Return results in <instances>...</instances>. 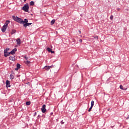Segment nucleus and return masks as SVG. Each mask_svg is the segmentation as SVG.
<instances>
[{
  "label": "nucleus",
  "instance_id": "obj_1",
  "mask_svg": "<svg viewBox=\"0 0 129 129\" xmlns=\"http://www.w3.org/2000/svg\"><path fill=\"white\" fill-rule=\"evenodd\" d=\"M12 19H13V20L15 21V22L19 23V24H23V19H22V18H19V17L18 16H13Z\"/></svg>",
  "mask_w": 129,
  "mask_h": 129
},
{
  "label": "nucleus",
  "instance_id": "obj_2",
  "mask_svg": "<svg viewBox=\"0 0 129 129\" xmlns=\"http://www.w3.org/2000/svg\"><path fill=\"white\" fill-rule=\"evenodd\" d=\"M22 10L26 12H29V5L26 4L24 5V6L22 8Z\"/></svg>",
  "mask_w": 129,
  "mask_h": 129
},
{
  "label": "nucleus",
  "instance_id": "obj_3",
  "mask_svg": "<svg viewBox=\"0 0 129 129\" xmlns=\"http://www.w3.org/2000/svg\"><path fill=\"white\" fill-rule=\"evenodd\" d=\"M51 68H53V65L51 66H45L43 69H45V70H46V71H49V70H50Z\"/></svg>",
  "mask_w": 129,
  "mask_h": 129
},
{
  "label": "nucleus",
  "instance_id": "obj_4",
  "mask_svg": "<svg viewBox=\"0 0 129 129\" xmlns=\"http://www.w3.org/2000/svg\"><path fill=\"white\" fill-rule=\"evenodd\" d=\"M46 105L43 104L42 105V107L41 108V111L43 113H45V112H46Z\"/></svg>",
  "mask_w": 129,
  "mask_h": 129
},
{
  "label": "nucleus",
  "instance_id": "obj_5",
  "mask_svg": "<svg viewBox=\"0 0 129 129\" xmlns=\"http://www.w3.org/2000/svg\"><path fill=\"white\" fill-rule=\"evenodd\" d=\"M16 52H17V48H15L13 49L10 53V55H14V54L16 53Z\"/></svg>",
  "mask_w": 129,
  "mask_h": 129
},
{
  "label": "nucleus",
  "instance_id": "obj_6",
  "mask_svg": "<svg viewBox=\"0 0 129 129\" xmlns=\"http://www.w3.org/2000/svg\"><path fill=\"white\" fill-rule=\"evenodd\" d=\"M6 87H7V88L8 87H11V83L10 82V81H9V80L6 81Z\"/></svg>",
  "mask_w": 129,
  "mask_h": 129
},
{
  "label": "nucleus",
  "instance_id": "obj_7",
  "mask_svg": "<svg viewBox=\"0 0 129 129\" xmlns=\"http://www.w3.org/2000/svg\"><path fill=\"white\" fill-rule=\"evenodd\" d=\"M31 25H32V23H25L23 25V26L25 27V28H27V27H28V26H31Z\"/></svg>",
  "mask_w": 129,
  "mask_h": 129
},
{
  "label": "nucleus",
  "instance_id": "obj_8",
  "mask_svg": "<svg viewBox=\"0 0 129 129\" xmlns=\"http://www.w3.org/2000/svg\"><path fill=\"white\" fill-rule=\"evenodd\" d=\"M8 28V27L7 26H6L5 25H4L2 27V32H6L7 29Z\"/></svg>",
  "mask_w": 129,
  "mask_h": 129
},
{
  "label": "nucleus",
  "instance_id": "obj_9",
  "mask_svg": "<svg viewBox=\"0 0 129 129\" xmlns=\"http://www.w3.org/2000/svg\"><path fill=\"white\" fill-rule=\"evenodd\" d=\"M17 44L20 45L21 44V39L17 38L16 39Z\"/></svg>",
  "mask_w": 129,
  "mask_h": 129
},
{
  "label": "nucleus",
  "instance_id": "obj_10",
  "mask_svg": "<svg viewBox=\"0 0 129 129\" xmlns=\"http://www.w3.org/2000/svg\"><path fill=\"white\" fill-rule=\"evenodd\" d=\"M29 21L27 19H25L24 20H22V24H27Z\"/></svg>",
  "mask_w": 129,
  "mask_h": 129
},
{
  "label": "nucleus",
  "instance_id": "obj_11",
  "mask_svg": "<svg viewBox=\"0 0 129 129\" xmlns=\"http://www.w3.org/2000/svg\"><path fill=\"white\" fill-rule=\"evenodd\" d=\"M9 24H10V21L7 20V21H6V23H5L4 26L8 27Z\"/></svg>",
  "mask_w": 129,
  "mask_h": 129
},
{
  "label": "nucleus",
  "instance_id": "obj_12",
  "mask_svg": "<svg viewBox=\"0 0 129 129\" xmlns=\"http://www.w3.org/2000/svg\"><path fill=\"white\" fill-rule=\"evenodd\" d=\"M10 55H11V53H10V52L4 53L5 57H8V56H10Z\"/></svg>",
  "mask_w": 129,
  "mask_h": 129
},
{
  "label": "nucleus",
  "instance_id": "obj_13",
  "mask_svg": "<svg viewBox=\"0 0 129 129\" xmlns=\"http://www.w3.org/2000/svg\"><path fill=\"white\" fill-rule=\"evenodd\" d=\"M9 59H10V60H11L12 61H15V57H14V56H10Z\"/></svg>",
  "mask_w": 129,
  "mask_h": 129
},
{
  "label": "nucleus",
  "instance_id": "obj_14",
  "mask_svg": "<svg viewBox=\"0 0 129 129\" xmlns=\"http://www.w3.org/2000/svg\"><path fill=\"white\" fill-rule=\"evenodd\" d=\"M10 50L9 48H7L6 49L4 50V53H7L8 51H9Z\"/></svg>",
  "mask_w": 129,
  "mask_h": 129
},
{
  "label": "nucleus",
  "instance_id": "obj_15",
  "mask_svg": "<svg viewBox=\"0 0 129 129\" xmlns=\"http://www.w3.org/2000/svg\"><path fill=\"white\" fill-rule=\"evenodd\" d=\"M51 25H54L55 24V19L52 20L50 22Z\"/></svg>",
  "mask_w": 129,
  "mask_h": 129
},
{
  "label": "nucleus",
  "instance_id": "obj_16",
  "mask_svg": "<svg viewBox=\"0 0 129 129\" xmlns=\"http://www.w3.org/2000/svg\"><path fill=\"white\" fill-rule=\"evenodd\" d=\"M94 105V101H91V107H93Z\"/></svg>",
  "mask_w": 129,
  "mask_h": 129
},
{
  "label": "nucleus",
  "instance_id": "obj_17",
  "mask_svg": "<svg viewBox=\"0 0 129 129\" xmlns=\"http://www.w3.org/2000/svg\"><path fill=\"white\" fill-rule=\"evenodd\" d=\"M35 5V3L33 1H31L30 3V6H34Z\"/></svg>",
  "mask_w": 129,
  "mask_h": 129
},
{
  "label": "nucleus",
  "instance_id": "obj_18",
  "mask_svg": "<svg viewBox=\"0 0 129 129\" xmlns=\"http://www.w3.org/2000/svg\"><path fill=\"white\" fill-rule=\"evenodd\" d=\"M46 50L48 52H51V51H52V49L50 48L49 47L47 48Z\"/></svg>",
  "mask_w": 129,
  "mask_h": 129
},
{
  "label": "nucleus",
  "instance_id": "obj_19",
  "mask_svg": "<svg viewBox=\"0 0 129 129\" xmlns=\"http://www.w3.org/2000/svg\"><path fill=\"white\" fill-rule=\"evenodd\" d=\"M16 33V30H13L11 32V34L13 35V34H15Z\"/></svg>",
  "mask_w": 129,
  "mask_h": 129
},
{
  "label": "nucleus",
  "instance_id": "obj_20",
  "mask_svg": "<svg viewBox=\"0 0 129 129\" xmlns=\"http://www.w3.org/2000/svg\"><path fill=\"white\" fill-rule=\"evenodd\" d=\"M17 68H19V69L21 68V64H20L19 63H17Z\"/></svg>",
  "mask_w": 129,
  "mask_h": 129
},
{
  "label": "nucleus",
  "instance_id": "obj_21",
  "mask_svg": "<svg viewBox=\"0 0 129 129\" xmlns=\"http://www.w3.org/2000/svg\"><path fill=\"white\" fill-rule=\"evenodd\" d=\"M26 104L27 105H30V104H31V102L30 101H27V102H26Z\"/></svg>",
  "mask_w": 129,
  "mask_h": 129
},
{
  "label": "nucleus",
  "instance_id": "obj_22",
  "mask_svg": "<svg viewBox=\"0 0 129 129\" xmlns=\"http://www.w3.org/2000/svg\"><path fill=\"white\" fill-rule=\"evenodd\" d=\"M120 88L122 90H125V89H123V86H122V85H120Z\"/></svg>",
  "mask_w": 129,
  "mask_h": 129
},
{
  "label": "nucleus",
  "instance_id": "obj_23",
  "mask_svg": "<svg viewBox=\"0 0 129 129\" xmlns=\"http://www.w3.org/2000/svg\"><path fill=\"white\" fill-rule=\"evenodd\" d=\"M30 63H31V61L29 60L25 61V64H30Z\"/></svg>",
  "mask_w": 129,
  "mask_h": 129
},
{
  "label": "nucleus",
  "instance_id": "obj_24",
  "mask_svg": "<svg viewBox=\"0 0 129 129\" xmlns=\"http://www.w3.org/2000/svg\"><path fill=\"white\" fill-rule=\"evenodd\" d=\"M10 79H14V76L12 75H10Z\"/></svg>",
  "mask_w": 129,
  "mask_h": 129
},
{
  "label": "nucleus",
  "instance_id": "obj_25",
  "mask_svg": "<svg viewBox=\"0 0 129 129\" xmlns=\"http://www.w3.org/2000/svg\"><path fill=\"white\" fill-rule=\"evenodd\" d=\"M110 20H111V21H112V20H113V16L111 15L110 17Z\"/></svg>",
  "mask_w": 129,
  "mask_h": 129
},
{
  "label": "nucleus",
  "instance_id": "obj_26",
  "mask_svg": "<svg viewBox=\"0 0 129 129\" xmlns=\"http://www.w3.org/2000/svg\"><path fill=\"white\" fill-rule=\"evenodd\" d=\"M92 107H91V106L90 107V108L89 109V110H88V111H89V112L91 111V110L92 109Z\"/></svg>",
  "mask_w": 129,
  "mask_h": 129
},
{
  "label": "nucleus",
  "instance_id": "obj_27",
  "mask_svg": "<svg viewBox=\"0 0 129 129\" xmlns=\"http://www.w3.org/2000/svg\"><path fill=\"white\" fill-rule=\"evenodd\" d=\"M94 38L95 39H96V40H98V36H96L94 37Z\"/></svg>",
  "mask_w": 129,
  "mask_h": 129
},
{
  "label": "nucleus",
  "instance_id": "obj_28",
  "mask_svg": "<svg viewBox=\"0 0 129 129\" xmlns=\"http://www.w3.org/2000/svg\"><path fill=\"white\" fill-rule=\"evenodd\" d=\"M79 42H80V43H81L82 42V39H80L79 40Z\"/></svg>",
  "mask_w": 129,
  "mask_h": 129
},
{
  "label": "nucleus",
  "instance_id": "obj_29",
  "mask_svg": "<svg viewBox=\"0 0 129 129\" xmlns=\"http://www.w3.org/2000/svg\"><path fill=\"white\" fill-rule=\"evenodd\" d=\"M19 68H15V70L16 71H17V70H19Z\"/></svg>",
  "mask_w": 129,
  "mask_h": 129
},
{
  "label": "nucleus",
  "instance_id": "obj_30",
  "mask_svg": "<svg viewBox=\"0 0 129 129\" xmlns=\"http://www.w3.org/2000/svg\"><path fill=\"white\" fill-rule=\"evenodd\" d=\"M24 58L25 59H26V60H28V58L27 57V56H25Z\"/></svg>",
  "mask_w": 129,
  "mask_h": 129
},
{
  "label": "nucleus",
  "instance_id": "obj_31",
  "mask_svg": "<svg viewBox=\"0 0 129 129\" xmlns=\"http://www.w3.org/2000/svg\"><path fill=\"white\" fill-rule=\"evenodd\" d=\"M50 52H51V53H52V54L54 53V52L53 51H52V50H51V51H50Z\"/></svg>",
  "mask_w": 129,
  "mask_h": 129
},
{
  "label": "nucleus",
  "instance_id": "obj_32",
  "mask_svg": "<svg viewBox=\"0 0 129 129\" xmlns=\"http://www.w3.org/2000/svg\"><path fill=\"white\" fill-rule=\"evenodd\" d=\"M63 123H64V122H63V121H61V124H63Z\"/></svg>",
  "mask_w": 129,
  "mask_h": 129
},
{
  "label": "nucleus",
  "instance_id": "obj_33",
  "mask_svg": "<svg viewBox=\"0 0 129 129\" xmlns=\"http://www.w3.org/2000/svg\"><path fill=\"white\" fill-rule=\"evenodd\" d=\"M117 11H120V9H118Z\"/></svg>",
  "mask_w": 129,
  "mask_h": 129
},
{
  "label": "nucleus",
  "instance_id": "obj_34",
  "mask_svg": "<svg viewBox=\"0 0 129 129\" xmlns=\"http://www.w3.org/2000/svg\"><path fill=\"white\" fill-rule=\"evenodd\" d=\"M79 32L80 33V34H81V31H79Z\"/></svg>",
  "mask_w": 129,
  "mask_h": 129
},
{
  "label": "nucleus",
  "instance_id": "obj_35",
  "mask_svg": "<svg viewBox=\"0 0 129 129\" xmlns=\"http://www.w3.org/2000/svg\"><path fill=\"white\" fill-rule=\"evenodd\" d=\"M26 1H27V0H24V2H26Z\"/></svg>",
  "mask_w": 129,
  "mask_h": 129
}]
</instances>
